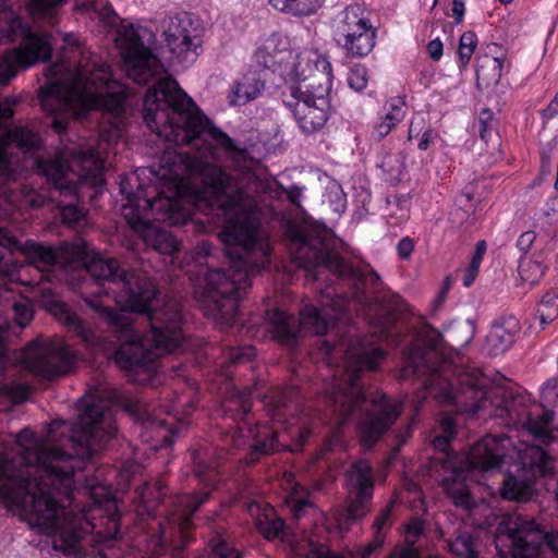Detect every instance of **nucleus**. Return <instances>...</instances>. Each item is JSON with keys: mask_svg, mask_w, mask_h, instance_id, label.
I'll use <instances>...</instances> for the list:
<instances>
[{"mask_svg": "<svg viewBox=\"0 0 558 558\" xmlns=\"http://www.w3.org/2000/svg\"><path fill=\"white\" fill-rule=\"evenodd\" d=\"M116 432L110 400L96 395L84 401L73 427L53 421L39 438L21 430L17 456L0 452V499L32 529L52 536L56 549L75 554L90 527L84 508L73 502L76 472Z\"/></svg>", "mask_w": 558, "mask_h": 558, "instance_id": "nucleus-1", "label": "nucleus"}, {"mask_svg": "<svg viewBox=\"0 0 558 558\" xmlns=\"http://www.w3.org/2000/svg\"><path fill=\"white\" fill-rule=\"evenodd\" d=\"M177 99L181 110L160 112V118L172 119L173 123L172 129H167L166 136L179 142L211 141L240 171L238 175L227 174L217 165V151L216 159L203 167L213 197L211 206L221 209L226 219L218 236L230 262L228 269H211L205 276L207 314L232 325L238 317L239 301L251 288V277L268 263V238L257 214L262 206H268L271 199L283 194L293 205L300 206L302 190L296 186L284 189L275 180L257 177L250 170L245 148L213 126L186 93L177 92Z\"/></svg>", "mask_w": 558, "mask_h": 558, "instance_id": "nucleus-2", "label": "nucleus"}, {"mask_svg": "<svg viewBox=\"0 0 558 558\" xmlns=\"http://www.w3.org/2000/svg\"><path fill=\"white\" fill-rule=\"evenodd\" d=\"M73 267L81 268L89 279L81 284L82 295L98 294L100 290L88 291V286L110 283L117 304L124 311L141 314L149 324V333L141 337L134 325L123 313L111 308L100 300L86 298L87 304L98 312L120 333L121 344L116 352V362L122 368L150 369V364L165 353L179 348L183 341L181 305L174 299L162 303L157 299L156 283L146 275L122 269L117 259L107 258L95 252L83 239H76L64 247Z\"/></svg>", "mask_w": 558, "mask_h": 558, "instance_id": "nucleus-3", "label": "nucleus"}, {"mask_svg": "<svg viewBox=\"0 0 558 558\" xmlns=\"http://www.w3.org/2000/svg\"><path fill=\"white\" fill-rule=\"evenodd\" d=\"M442 336L430 325L425 324L421 331L422 345H413L405 357L400 378L425 377L424 388L439 402L453 404L459 411L476 414L493 407L492 415L505 418L508 425L525 429L537 442L519 450L524 466L530 465L541 475L553 473L554 462L541 448L558 438L554 428V413L542 404L530 402L524 396H510L501 388L486 390V378L480 371L459 373V388L453 389L449 376L454 371L451 362L439 351Z\"/></svg>", "mask_w": 558, "mask_h": 558, "instance_id": "nucleus-4", "label": "nucleus"}, {"mask_svg": "<svg viewBox=\"0 0 558 558\" xmlns=\"http://www.w3.org/2000/svg\"><path fill=\"white\" fill-rule=\"evenodd\" d=\"M177 92L185 93L179 84L171 77L159 78L156 84L149 88L144 98V121L147 126L166 142H173L177 145H189L195 151L166 150L161 157L162 179L170 181V195L165 191L157 193V187L145 186L140 182L142 177L156 175L151 168L137 170L129 178L120 182V191L128 198V204L123 206V216L126 219V213L130 217H142L148 211L155 221L166 222L171 226H179L186 222L190 213L182 205V197L186 187V177H199L204 184L206 174L203 167L210 165V160L216 159V147L208 141L179 142L167 137V129H172V119L160 118V112L172 113L174 110H181Z\"/></svg>", "mask_w": 558, "mask_h": 558, "instance_id": "nucleus-5", "label": "nucleus"}, {"mask_svg": "<svg viewBox=\"0 0 558 558\" xmlns=\"http://www.w3.org/2000/svg\"><path fill=\"white\" fill-rule=\"evenodd\" d=\"M65 44L63 58L80 56L76 68L62 60L45 69L46 84L39 88L40 106L52 116L51 128L61 133L69 117H80L90 109H101L117 118L123 111L125 89L112 78L110 68L81 47L76 36L58 33Z\"/></svg>", "mask_w": 558, "mask_h": 558, "instance_id": "nucleus-6", "label": "nucleus"}, {"mask_svg": "<svg viewBox=\"0 0 558 558\" xmlns=\"http://www.w3.org/2000/svg\"><path fill=\"white\" fill-rule=\"evenodd\" d=\"M293 260L314 279L329 272L343 281L353 300L374 312V332L388 340L395 333L397 313L401 298L383 283L379 275L368 265L354 266L347 262L336 248V240L330 230L322 225L298 229L292 236Z\"/></svg>", "mask_w": 558, "mask_h": 558, "instance_id": "nucleus-7", "label": "nucleus"}, {"mask_svg": "<svg viewBox=\"0 0 558 558\" xmlns=\"http://www.w3.org/2000/svg\"><path fill=\"white\" fill-rule=\"evenodd\" d=\"M40 144L37 133L24 126H15L0 136V185L16 180L29 167H36L62 195L76 199L80 183L100 179L104 160L98 151L88 147L72 154L70 161L57 158L43 160L27 158Z\"/></svg>", "mask_w": 558, "mask_h": 558, "instance_id": "nucleus-8", "label": "nucleus"}, {"mask_svg": "<svg viewBox=\"0 0 558 558\" xmlns=\"http://www.w3.org/2000/svg\"><path fill=\"white\" fill-rule=\"evenodd\" d=\"M324 348L327 355L339 353L345 362L343 378L338 379L327 390V398L337 415V423L343 425L353 414L362 412L366 401L359 385L360 371L375 369L384 359L385 351L360 338L351 340L349 344H331L325 341Z\"/></svg>", "mask_w": 558, "mask_h": 558, "instance_id": "nucleus-9", "label": "nucleus"}, {"mask_svg": "<svg viewBox=\"0 0 558 558\" xmlns=\"http://www.w3.org/2000/svg\"><path fill=\"white\" fill-rule=\"evenodd\" d=\"M298 391L294 388L271 391L264 400L268 415L278 422V426H268L266 424L239 427L232 437L234 447L239 448L243 445V438H250L251 451L247 456L246 463H253L260 457L288 449L289 446L283 444V438L288 436L290 439L296 440V446H302L311 435V428L300 425L298 420L292 417L286 420L287 412L291 407Z\"/></svg>", "mask_w": 558, "mask_h": 558, "instance_id": "nucleus-10", "label": "nucleus"}, {"mask_svg": "<svg viewBox=\"0 0 558 558\" xmlns=\"http://www.w3.org/2000/svg\"><path fill=\"white\" fill-rule=\"evenodd\" d=\"M512 446L510 437L501 434L487 435L478 440L462 457H449L444 466L450 469V475L444 478V489L457 507L471 509L475 501L470 493L468 478L474 470L490 471L499 468Z\"/></svg>", "mask_w": 558, "mask_h": 558, "instance_id": "nucleus-11", "label": "nucleus"}, {"mask_svg": "<svg viewBox=\"0 0 558 558\" xmlns=\"http://www.w3.org/2000/svg\"><path fill=\"white\" fill-rule=\"evenodd\" d=\"M349 304L347 296L326 294L319 308L312 304L305 305L300 312L299 322L284 311L272 310L267 313V330L272 339L292 345L302 330L317 336L326 333L332 324L344 317Z\"/></svg>", "mask_w": 558, "mask_h": 558, "instance_id": "nucleus-12", "label": "nucleus"}, {"mask_svg": "<svg viewBox=\"0 0 558 558\" xmlns=\"http://www.w3.org/2000/svg\"><path fill=\"white\" fill-rule=\"evenodd\" d=\"M70 244L64 243L60 250H54L34 240H26L24 243H21L10 231L0 227V275L11 280H22L21 272L24 265L11 256H7V251L21 252L29 265H34L41 271L57 264L71 267L74 260H71L70 256L64 252V247Z\"/></svg>", "mask_w": 558, "mask_h": 558, "instance_id": "nucleus-13", "label": "nucleus"}, {"mask_svg": "<svg viewBox=\"0 0 558 558\" xmlns=\"http://www.w3.org/2000/svg\"><path fill=\"white\" fill-rule=\"evenodd\" d=\"M153 34L146 27L122 23L116 43L125 63L126 74L136 84L143 85L159 74L161 65L147 43Z\"/></svg>", "mask_w": 558, "mask_h": 558, "instance_id": "nucleus-14", "label": "nucleus"}, {"mask_svg": "<svg viewBox=\"0 0 558 558\" xmlns=\"http://www.w3.org/2000/svg\"><path fill=\"white\" fill-rule=\"evenodd\" d=\"M25 368L34 375L52 379L68 374L74 365V353L60 338L33 340L21 354Z\"/></svg>", "mask_w": 558, "mask_h": 558, "instance_id": "nucleus-15", "label": "nucleus"}, {"mask_svg": "<svg viewBox=\"0 0 558 558\" xmlns=\"http://www.w3.org/2000/svg\"><path fill=\"white\" fill-rule=\"evenodd\" d=\"M335 36L338 44L353 58L367 56L375 46L376 33L359 5H349L336 20Z\"/></svg>", "mask_w": 558, "mask_h": 558, "instance_id": "nucleus-16", "label": "nucleus"}, {"mask_svg": "<svg viewBox=\"0 0 558 558\" xmlns=\"http://www.w3.org/2000/svg\"><path fill=\"white\" fill-rule=\"evenodd\" d=\"M208 497L209 492H204L195 496L182 495L177 498L173 509L159 522L160 546H171L174 551H181L186 547L192 515Z\"/></svg>", "mask_w": 558, "mask_h": 558, "instance_id": "nucleus-17", "label": "nucleus"}, {"mask_svg": "<svg viewBox=\"0 0 558 558\" xmlns=\"http://www.w3.org/2000/svg\"><path fill=\"white\" fill-rule=\"evenodd\" d=\"M323 84L316 86V89H300L291 92V97L295 102L284 101L293 111L294 118L300 129L306 133L320 131L327 123L330 116V89L327 87V81L323 78Z\"/></svg>", "mask_w": 558, "mask_h": 558, "instance_id": "nucleus-18", "label": "nucleus"}, {"mask_svg": "<svg viewBox=\"0 0 558 558\" xmlns=\"http://www.w3.org/2000/svg\"><path fill=\"white\" fill-rule=\"evenodd\" d=\"M19 48L11 49L4 54L0 64V85L5 86L16 75L19 68H28L38 61L50 58L52 45L58 40L57 36L47 33H33L25 29Z\"/></svg>", "mask_w": 558, "mask_h": 558, "instance_id": "nucleus-19", "label": "nucleus"}, {"mask_svg": "<svg viewBox=\"0 0 558 558\" xmlns=\"http://www.w3.org/2000/svg\"><path fill=\"white\" fill-rule=\"evenodd\" d=\"M163 36L167 47L179 63L195 62L203 50L199 29L187 13L170 17Z\"/></svg>", "mask_w": 558, "mask_h": 558, "instance_id": "nucleus-20", "label": "nucleus"}, {"mask_svg": "<svg viewBox=\"0 0 558 558\" xmlns=\"http://www.w3.org/2000/svg\"><path fill=\"white\" fill-rule=\"evenodd\" d=\"M374 472L371 462L359 460L345 472L348 490L347 521L362 519L371 509L374 492Z\"/></svg>", "mask_w": 558, "mask_h": 558, "instance_id": "nucleus-21", "label": "nucleus"}, {"mask_svg": "<svg viewBox=\"0 0 558 558\" xmlns=\"http://www.w3.org/2000/svg\"><path fill=\"white\" fill-rule=\"evenodd\" d=\"M374 409L367 410L360 420V432L363 442L372 447L400 416L403 401L389 400L385 395L371 400Z\"/></svg>", "mask_w": 558, "mask_h": 558, "instance_id": "nucleus-22", "label": "nucleus"}, {"mask_svg": "<svg viewBox=\"0 0 558 558\" xmlns=\"http://www.w3.org/2000/svg\"><path fill=\"white\" fill-rule=\"evenodd\" d=\"M292 77L299 82L298 86H292L291 92L300 89H316V86L323 84V77L327 81V87L332 84V66L328 58L317 50L304 49L296 54L295 62L290 71Z\"/></svg>", "mask_w": 558, "mask_h": 558, "instance_id": "nucleus-23", "label": "nucleus"}, {"mask_svg": "<svg viewBox=\"0 0 558 558\" xmlns=\"http://www.w3.org/2000/svg\"><path fill=\"white\" fill-rule=\"evenodd\" d=\"M126 221L142 236L145 244L156 252L172 255L179 250V241L168 230L150 222L148 213L136 219L126 213Z\"/></svg>", "mask_w": 558, "mask_h": 558, "instance_id": "nucleus-24", "label": "nucleus"}, {"mask_svg": "<svg viewBox=\"0 0 558 558\" xmlns=\"http://www.w3.org/2000/svg\"><path fill=\"white\" fill-rule=\"evenodd\" d=\"M521 329L520 322L512 315L498 317L490 327L483 344V351L490 356L506 353L514 343Z\"/></svg>", "mask_w": 558, "mask_h": 558, "instance_id": "nucleus-25", "label": "nucleus"}, {"mask_svg": "<svg viewBox=\"0 0 558 558\" xmlns=\"http://www.w3.org/2000/svg\"><path fill=\"white\" fill-rule=\"evenodd\" d=\"M128 407L130 411L143 418L146 428L165 429L167 434L162 438L163 441L168 445L172 444L171 435L168 432L172 433L178 423L182 424V418L179 417V408L183 407V404L159 405L158 409L154 408L150 410L144 408L141 402H130Z\"/></svg>", "mask_w": 558, "mask_h": 558, "instance_id": "nucleus-26", "label": "nucleus"}, {"mask_svg": "<svg viewBox=\"0 0 558 558\" xmlns=\"http://www.w3.org/2000/svg\"><path fill=\"white\" fill-rule=\"evenodd\" d=\"M50 312L58 317L63 326L75 333L86 347L95 351L102 348L101 338L97 331L86 326L64 303L53 302Z\"/></svg>", "mask_w": 558, "mask_h": 558, "instance_id": "nucleus-27", "label": "nucleus"}, {"mask_svg": "<svg viewBox=\"0 0 558 558\" xmlns=\"http://www.w3.org/2000/svg\"><path fill=\"white\" fill-rule=\"evenodd\" d=\"M290 51L287 41L278 34L265 38L254 52V61L264 69H274L281 64Z\"/></svg>", "mask_w": 558, "mask_h": 558, "instance_id": "nucleus-28", "label": "nucleus"}, {"mask_svg": "<svg viewBox=\"0 0 558 558\" xmlns=\"http://www.w3.org/2000/svg\"><path fill=\"white\" fill-rule=\"evenodd\" d=\"M448 550L458 558H480L481 542L474 530L460 527L446 539Z\"/></svg>", "mask_w": 558, "mask_h": 558, "instance_id": "nucleus-29", "label": "nucleus"}, {"mask_svg": "<svg viewBox=\"0 0 558 558\" xmlns=\"http://www.w3.org/2000/svg\"><path fill=\"white\" fill-rule=\"evenodd\" d=\"M263 88L264 83L254 73L244 74L234 83L230 102L231 105H245L257 98Z\"/></svg>", "mask_w": 558, "mask_h": 558, "instance_id": "nucleus-30", "label": "nucleus"}, {"mask_svg": "<svg viewBox=\"0 0 558 558\" xmlns=\"http://www.w3.org/2000/svg\"><path fill=\"white\" fill-rule=\"evenodd\" d=\"M405 104L400 98H393L387 102L386 112L374 124V134L379 138L387 136L391 130L405 117Z\"/></svg>", "mask_w": 558, "mask_h": 558, "instance_id": "nucleus-31", "label": "nucleus"}, {"mask_svg": "<svg viewBox=\"0 0 558 558\" xmlns=\"http://www.w3.org/2000/svg\"><path fill=\"white\" fill-rule=\"evenodd\" d=\"M504 61V56L485 54L480 59L476 69L477 82H482L486 87L498 84L502 76Z\"/></svg>", "mask_w": 558, "mask_h": 558, "instance_id": "nucleus-32", "label": "nucleus"}, {"mask_svg": "<svg viewBox=\"0 0 558 558\" xmlns=\"http://www.w3.org/2000/svg\"><path fill=\"white\" fill-rule=\"evenodd\" d=\"M533 482L525 477L509 475L501 489L505 499L513 501H526L532 497Z\"/></svg>", "mask_w": 558, "mask_h": 558, "instance_id": "nucleus-33", "label": "nucleus"}, {"mask_svg": "<svg viewBox=\"0 0 558 558\" xmlns=\"http://www.w3.org/2000/svg\"><path fill=\"white\" fill-rule=\"evenodd\" d=\"M377 167L387 182H400L404 172V157L401 154L383 151L378 155Z\"/></svg>", "mask_w": 558, "mask_h": 558, "instance_id": "nucleus-34", "label": "nucleus"}, {"mask_svg": "<svg viewBox=\"0 0 558 558\" xmlns=\"http://www.w3.org/2000/svg\"><path fill=\"white\" fill-rule=\"evenodd\" d=\"M255 525L264 537L271 539L281 535L284 522L276 517L274 507L267 505L264 507L263 513L256 518Z\"/></svg>", "mask_w": 558, "mask_h": 558, "instance_id": "nucleus-35", "label": "nucleus"}, {"mask_svg": "<svg viewBox=\"0 0 558 558\" xmlns=\"http://www.w3.org/2000/svg\"><path fill=\"white\" fill-rule=\"evenodd\" d=\"M323 2L324 0H269L276 10L300 16L315 13Z\"/></svg>", "mask_w": 558, "mask_h": 558, "instance_id": "nucleus-36", "label": "nucleus"}, {"mask_svg": "<svg viewBox=\"0 0 558 558\" xmlns=\"http://www.w3.org/2000/svg\"><path fill=\"white\" fill-rule=\"evenodd\" d=\"M286 500L295 519H301L308 509L314 508L313 504L306 497L305 489L299 484L293 486Z\"/></svg>", "mask_w": 558, "mask_h": 558, "instance_id": "nucleus-37", "label": "nucleus"}, {"mask_svg": "<svg viewBox=\"0 0 558 558\" xmlns=\"http://www.w3.org/2000/svg\"><path fill=\"white\" fill-rule=\"evenodd\" d=\"M537 314L542 326L554 322L558 317V293L556 291L544 294Z\"/></svg>", "mask_w": 558, "mask_h": 558, "instance_id": "nucleus-38", "label": "nucleus"}, {"mask_svg": "<svg viewBox=\"0 0 558 558\" xmlns=\"http://www.w3.org/2000/svg\"><path fill=\"white\" fill-rule=\"evenodd\" d=\"M255 355V348L244 345L239 348H230L223 353V364L233 365L250 361Z\"/></svg>", "mask_w": 558, "mask_h": 558, "instance_id": "nucleus-39", "label": "nucleus"}, {"mask_svg": "<svg viewBox=\"0 0 558 558\" xmlns=\"http://www.w3.org/2000/svg\"><path fill=\"white\" fill-rule=\"evenodd\" d=\"M477 44V38L475 33L465 32L460 37L459 44V57L462 63V66L465 68L471 60V57L474 52V49Z\"/></svg>", "mask_w": 558, "mask_h": 558, "instance_id": "nucleus-40", "label": "nucleus"}, {"mask_svg": "<svg viewBox=\"0 0 558 558\" xmlns=\"http://www.w3.org/2000/svg\"><path fill=\"white\" fill-rule=\"evenodd\" d=\"M368 83V71L364 65H354L348 74V84L355 92H362Z\"/></svg>", "mask_w": 558, "mask_h": 558, "instance_id": "nucleus-41", "label": "nucleus"}, {"mask_svg": "<svg viewBox=\"0 0 558 558\" xmlns=\"http://www.w3.org/2000/svg\"><path fill=\"white\" fill-rule=\"evenodd\" d=\"M211 554L209 558H239L238 553L231 548L225 539L217 535L211 541Z\"/></svg>", "mask_w": 558, "mask_h": 558, "instance_id": "nucleus-42", "label": "nucleus"}, {"mask_svg": "<svg viewBox=\"0 0 558 558\" xmlns=\"http://www.w3.org/2000/svg\"><path fill=\"white\" fill-rule=\"evenodd\" d=\"M472 331L468 326H460L448 331V340L452 348H462L470 343Z\"/></svg>", "mask_w": 558, "mask_h": 558, "instance_id": "nucleus-43", "label": "nucleus"}, {"mask_svg": "<svg viewBox=\"0 0 558 558\" xmlns=\"http://www.w3.org/2000/svg\"><path fill=\"white\" fill-rule=\"evenodd\" d=\"M385 542L383 533H375L374 538L366 545L361 546L356 550L357 558H371L373 555L378 554Z\"/></svg>", "mask_w": 558, "mask_h": 558, "instance_id": "nucleus-44", "label": "nucleus"}, {"mask_svg": "<svg viewBox=\"0 0 558 558\" xmlns=\"http://www.w3.org/2000/svg\"><path fill=\"white\" fill-rule=\"evenodd\" d=\"M60 207V215L62 218V221L68 225L76 223L78 222L84 214L83 210L74 205L73 203H69L65 205L59 204Z\"/></svg>", "mask_w": 558, "mask_h": 558, "instance_id": "nucleus-45", "label": "nucleus"}, {"mask_svg": "<svg viewBox=\"0 0 558 558\" xmlns=\"http://www.w3.org/2000/svg\"><path fill=\"white\" fill-rule=\"evenodd\" d=\"M424 531H425V523L422 520H420V519L412 520L408 524L407 531H405V543L408 545L407 547H414V544L417 542V539L424 533Z\"/></svg>", "mask_w": 558, "mask_h": 558, "instance_id": "nucleus-46", "label": "nucleus"}, {"mask_svg": "<svg viewBox=\"0 0 558 558\" xmlns=\"http://www.w3.org/2000/svg\"><path fill=\"white\" fill-rule=\"evenodd\" d=\"M13 315L16 324L20 327H25L33 319V308L27 303H16L13 306Z\"/></svg>", "mask_w": 558, "mask_h": 558, "instance_id": "nucleus-47", "label": "nucleus"}, {"mask_svg": "<svg viewBox=\"0 0 558 558\" xmlns=\"http://www.w3.org/2000/svg\"><path fill=\"white\" fill-rule=\"evenodd\" d=\"M233 405L236 407L241 411V414L244 416L246 415L251 409H252V402L248 398L247 393H239L236 395L232 400H230L228 403H226L225 411H233Z\"/></svg>", "mask_w": 558, "mask_h": 558, "instance_id": "nucleus-48", "label": "nucleus"}, {"mask_svg": "<svg viewBox=\"0 0 558 558\" xmlns=\"http://www.w3.org/2000/svg\"><path fill=\"white\" fill-rule=\"evenodd\" d=\"M19 104L16 97H7L0 102V129L4 128L14 114L13 108Z\"/></svg>", "mask_w": 558, "mask_h": 558, "instance_id": "nucleus-49", "label": "nucleus"}, {"mask_svg": "<svg viewBox=\"0 0 558 558\" xmlns=\"http://www.w3.org/2000/svg\"><path fill=\"white\" fill-rule=\"evenodd\" d=\"M541 398L543 402L548 405H554L558 402V380L549 379L541 390Z\"/></svg>", "mask_w": 558, "mask_h": 558, "instance_id": "nucleus-50", "label": "nucleus"}, {"mask_svg": "<svg viewBox=\"0 0 558 558\" xmlns=\"http://www.w3.org/2000/svg\"><path fill=\"white\" fill-rule=\"evenodd\" d=\"M395 502L390 501L383 510L376 517L373 527L375 530V533H383V529L385 527L386 523L389 521L392 514V507Z\"/></svg>", "mask_w": 558, "mask_h": 558, "instance_id": "nucleus-51", "label": "nucleus"}, {"mask_svg": "<svg viewBox=\"0 0 558 558\" xmlns=\"http://www.w3.org/2000/svg\"><path fill=\"white\" fill-rule=\"evenodd\" d=\"M488 120H490V112L488 110H483L480 116V136L484 142H488V138L493 134V130L488 124Z\"/></svg>", "mask_w": 558, "mask_h": 558, "instance_id": "nucleus-52", "label": "nucleus"}, {"mask_svg": "<svg viewBox=\"0 0 558 558\" xmlns=\"http://www.w3.org/2000/svg\"><path fill=\"white\" fill-rule=\"evenodd\" d=\"M8 327H9L8 322L0 313V367H3L4 363L7 361V354H5V351L3 348V340L5 338Z\"/></svg>", "mask_w": 558, "mask_h": 558, "instance_id": "nucleus-53", "label": "nucleus"}, {"mask_svg": "<svg viewBox=\"0 0 558 558\" xmlns=\"http://www.w3.org/2000/svg\"><path fill=\"white\" fill-rule=\"evenodd\" d=\"M535 239L536 235L534 231L523 232L517 241V246L519 247L520 251L527 252L532 246L533 242L535 241Z\"/></svg>", "mask_w": 558, "mask_h": 558, "instance_id": "nucleus-54", "label": "nucleus"}, {"mask_svg": "<svg viewBox=\"0 0 558 558\" xmlns=\"http://www.w3.org/2000/svg\"><path fill=\"white\" fill-rule=\"evenodd\" d=\"M387 558H421V556L414 547H402L396 548Z\"/></svg>", "mask_w": 558, "mask_h": 558, "instance_id": "nucleus-55", "label": "nucleus"}, {"mask_svg": "<svg viewBox=\"0 0 558 558\" xmlns=\"http://www.w3.org/2000/svg\"><path fill=\"white\" fill-rule=\"evenodd\" d=\"M439 424L442 430L441 434L452 438L456 429V423L453 417L451 415H442Z\"/></svg>", "mask_w": 558, "mask_h": 558, "instance_id": "nucleus-56", "label": "nucleus"}, {"mask_svg": "<svg viewBox=\"0 0 558 558\" xmlns=\"http://www.w3.org/2000/svg\"><path fill=\"white\" fill-rule=\"evenodd\" d=\"M444 45L440 39L436 38L428 43L427 51L434 61H438L442 56Z\"/></svg>", "mask_w": 558, "mask_h": 558, "instance_id": "nucleus-57", "label": "nucleus"}, {"mask_svg": "<svg viewBox=\"0 0 558 558\" xmlns=\"http://www.w3.org/2000/svg\"><path fill=\"white\" fill-rule=\"evenodd\" d=\"M478 269H480V264H476V262H471L470 265L468 266V268L465 269L464 271V275H463V284L465 287H470L477 274H478Z\"/></svg>", "mask_w": 558, "mask_h": 558, "instance_id": "nucleus-58", "label": "nucleus"}, {"mask_svg": "<svg viewBox=\"0 0 558 558\" xmlns=\"http://www.w3.org/2000/svg\"><path fill=\"white\" fill-rule=\"evenodd\" d=\"M414 248L413 241L410 238H404L398 243L397 250L401 258H408Z\"/></svg>", "mask_w": 558, "mask_h": 558, "instance_id": "nucleus-59", "label": "nucleus"}, {"mask_svg": "<svg viewBox=\"0 0 558 558\" xmlns=\"http://www.w3.org/2000/svg\"><path fill=\"white\" fill-rule=\"evenodd\" d=\"M195 475L202 482H207V481H210L215 474H214L211 468H209L203 463L195 462Z\"/></svg>", "mask_w": 558, "mask_h": 558, "instance_id": "nucleus-60", "label": "nucleus"}, {"mask_svg": "<svg viewBox=\"0 0 558 558\" xmlns=\"http://www.w3.org/2000/svg\"><path fill=\"white\" fill-rule=\"evenodd\" d=\"M436 137H437V133L434 130H432V129H427L422 134V136H421V138L418 141L417 147L421 150H426L429 147V144L433 143Z\"/></svg>", "mask_w": 558, "mask_h": 558, "instance_id": "nucleus-61", "label": "nucleus"}, {"mask_svg": "<svg viewBox=\"0 0 558 558\" xmlns=\"http://www.w3.org/2000/svg\"><path fill=\"white\" fill-rule=\"evenodd\" d=\"M452 15L456 17V23L459 24L463 20L464 15V3L461 0H453L452 1Z\"/></svg>", "mask_w": 558, "mask_h": 558, "instance_id": "nucleus-62", "label": "nucleus"}, {"mask_svg": "<svg viewBox=\"0 0 558 558\" xmlns=\"http://www.w3.org/2000/svg\"><path fill=\"white\" fill-rule=\"evenodd\" d=\"M213 246L208 241H202L196 246L198 257H207L211 254Z\"/></svg>", "mask_w": 558, "mask_h": 558, "instance_id": "nucleus-63", "label": "nucleus"}, {"mask_svg": "<svg viewBox=\"0 0 558 558\" xmlns=\"http://www.w3.org/2000/svg\"><path fill=\"white\" fill-rule=\"evenodd\" d=\"M451 438L446 435H438L434 439V447L439 450H446Z\"/></svg>", "mask_w": 558, "mask_h": 558, "instance_id": "nucleus-64", "label": "nucleus"}]
</instances>
